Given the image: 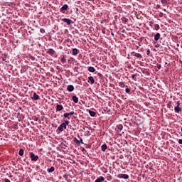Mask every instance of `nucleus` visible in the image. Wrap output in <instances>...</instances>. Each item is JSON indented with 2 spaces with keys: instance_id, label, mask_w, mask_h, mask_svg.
<instances>
[{
  "instance_id": "47",
  "label": "nucleus",
  "mask_w": 182,
  "mask_h": 182,
  "mask_svg": "<svg viewBox=\"0 0 182 182\" xmlns=\"http://www.w3.org/2000/svg\"><path fill=\"white\" fill-rule=\"evenodd\" d=\"M98 76H102V74L101 73H98Z\"/></svg>"
},
{
  "instance_id": "5",
  "label": "nucleus",
  "mask_w": 182,
  "mask_h": 182,
  "mask_svg": "<svg viewBox=\"0 0 182 182\" xmlns=\"http://www.w3.org/2000/svg\"><path fill=\"white\" fill-rule=\"evenodd\" d=\"M67 127L65 125V124L62 123L58 127V129L60 132H63V130H66Z\"/></svg>"
},
{
  "instance_id": "32",
  "label": "nucleus",
  "mask_w": 182,
  "mask_h": 182,
  "mask_svg": "<svg viewBox=\"0 0 182 182\" xmlns=\"http://www.w3.org/2000/svg\"><path fill=\"white\" fill-rule=\"evenodd\" d=\"M161 4H164V5H167V0H161Z\"/></svg>"
},
{
  "instance_id": "52",
  "label": "nucleus",
  "mask_w": 182,
  "mask_h": 182,
  "mask_svg": "<svg viewBox=\"0 0 182 182\" xmlns=\"http://www.w3.org/2000/svg\"><path fill=\"white\" fill-rule=\"evenodd\" d=\"M19 109H22V107H19Z\"/></svg>"
},
{
  "instance_id": "46",
  "label": "nucleus",
  "mask_w": 182,
  "mask_h": 182,
  "mask_svg": "<svg viewBox=\"0 0 182 182\" xmlns=\"http://www.w3.org/2000/svg\"><path fill=\"white\" fill-rule=\"evenodd\" d=\"M68 63H70V64L72 63V60H68Z\"/></svg>"
},
{
  "instance_id": "45",
  "label": "nucleus",
  "mask_w": 182,
  "mask_h": 182,
  "mask_svg": "<svg viewBox=\"0 0 182 182\" xmlns=\"http://www.w3.org/2000/svg\"><path fill=\"white\" fill-rule=\"evenodd\" d=\"M108 180H109V181L112 180V176H109Z\"/></svg>"
},
{
  "instance_id": "33",
  "label": "nucleus",
  "mask_w": 182,
  "mask_h": 182,
  "mask_svg": "<svg viewBox=\"0 0 182 182\" xmlns=\"http://www.w3.org/2000/svg\"><path fill=\"white\" fill-rule=\"evenodd\" d=\"M74 114H75V112H73V111L68 112L69 116H73Z\"/></svg>"
},
{
  "instance_id": "2",
  "label": "nucleus",
  "mask_w": 182,
  "mask_h": 182,
  "mask_svg": "<svg viewBox=\"0 0 182 182\" xmlns=\"http://www.w3.org/2000/svg\"><path fill=\"white\" fill-rule=\"evenodd\" d=\"M177 106L174 107L175 113H179L182 112V108L180 107V101L176 102Z\"/></svg>"
},
{
  "instance_id": "16",
  "label": "nucleus",
  "mask_w": 182,
  "mask_h": 182,
  "mask_svg": "<svg viewBox=\"0 0 182 182\" xmlns=\"http://www.w3.org/2000/svg\"><path fill=\"white\" fill-rule=\"evenodd\" d=\"M48 173H53V171H55V167L54 166H51L50 168H48L47 169Z\"/></svg>"
},
{
  "instance_id": "20",
  "label": "nucleus",
  "mask_w": 182,
  "mask_h": 182,
  "mask_svg": "<svg viewBox=\"0 0 182 182\" xmlns=\"http://www.w3.org/2000/svg\"><path fill=\"white\" fill-rule=\"evenodd\" d=\"M132 53H134V56H135L136 58H143V56H141V54H140V53H134V52Z\"/></svg>"
},
{
  "instance_id": "27",
  "label": "nucleus",
  "mask_w": 182,
  "mask_h": 182,
  "mask_svg": "<svg viewBox=\"0 0 182 182\" xmlns=\"http://www.w3.org/2000/svg\"><path fill=\"white\" fill-rule=\"evenodd\" d=\"M129 19L126 18V17L123 18L122 19V22L123 23H126L127 22H128Z\"/></svg>"
},
{
  "instance_id": "13",
  "label": "nucleus",
  "mask_w": 182,
  "mask_h": 182,
  "mask_svg": "<svg viewBox=\"0 0 182 182\" xmlns=\"http://www.w3.org/2000/svg\"><path fill=\"white\" fill-rule=\"evenodd\" d=\"M160 33H157L156 35H154V41H156V42H157V41H159V39H160Z\"/></svg>"
},
{
  "instance_id": "18",
  "label": "nucleus",
  "mask_w": 182,
  "mask_h": 182,
  "mask_svg": "<svg viewBox=\"0 0 182 182\" xmlns=\"http://www.w3.org/2000/svg\"><path fill=\"white\" fill-rule=\"evenodd\" d=\"M101 149L102 151H106V150L107 149V145L106 144L102 145Z\"/></svg>"
},
{
  "instance_id": "12",
  "label": "nucleus",
  "mask_w": 182,
  "mask_h": 182,
  "mask_svg": "<svg viewBox=\"0 0 182 182\" xmlns=\"http://www.w3.org/2000/svg\"><path fill=\"white\" fill-rule=\"evenodd\" d=\"M105 181V177L103 176H100L98 177L95 181V182H103Z\"/></svg>"
},
{
  "instance_id": "11",
  "label": "nucleus",
  "mask_w": 182,
  "mask_h": 182,
  "mask_svg": "<svg viewBox=\"0 0 182 182\" xmlns=\"http://www.w3.org/2000/svg\"><path fill=\"white\" fill-rule=\"evenodd\" d=\"M63 109V106L60 105L59 104H57L56 105V111L57 112H61V110Z\"/></svg>"
},
{
  "instance_id": "1",
  "label": "nucleus",
  "mask_w": 182,
  "mask_h": 182,
  "mask_svg": "<svg viewBox=\"0 0 182 182\" xmlns=\"http://www.w3.org/2000/svg\"><path fill=\"white\" fill-rule=\"evenodd\" d=\"M30 159L32 161H38V159H39V156L38 155H35L33 152L30 153Z\"/></svg>"
},
{
  "instance_id": "25",
  "label": "nucleus",
  "mask_w": 182,
  "mask_h": 182,
  "mask_svg": "<svg viewBox=\"0 0 182 182\" xmlns=\"http://www.w3.org/2000/svg\"><path fill=\"white\" fill-rule=\"evenodd\" d=\"M60 62H62L63 63H66V58H65V56H63V57L60 59Z\"/></svg>"
},
{
  "instance_id": "7",
  "label": "nucleus",
  "mask_w": 182,
  "mask_h": 182,
  "mask_svg": "<svg viewBox=\"0 0 182 182\" xmlns=\"http://www.w3.org/2000/svg\"><path fill=\"white\" fill-rule=\"evenodd\" d=\"M115 130H116V132L119 133V132H122V130H123V125L122 124L117 125L116 128H115Z\"/></svg>"
},
{
  "instance_id": "40",
  "label": "nucleus",
  "mask_w": 182,
  "mask_h": 182,
  "mask_svg": "<svg viewBox=\"0 0 182 182\" xmlns=\"http://www.w3.org/2000/svg\"><path fill=\"white\" fill-rule=\"evenodd\" d=\"M81 151H82V152H84V151L87 152V151H86V149H85V148H82V149H81Z\"/></svg>"
},
{
  "instance_id": "6",
  "label": "nucleus",
  "mask_w": 182,
  "mask_h": 182,
  "mask_svg": "<svg viewBox=\"0 0 182 182\" xmlns=\"http://www.w3.org/2000/svg\"><path fill=\"white\" fill-rule=\"evenodd\" d=\"M61 21L67 23V25H70L71 23H73V22H72V20L67 18H63Z\"/></svg>"
},
{
  "instance_id": "22",
  "label": "nucleus",
  "mask_w": 182,
  "mask_h": 182,
  "mask_svg": "<svg viewBox=\"0 0 182 182\" xmlns=\"http://www.w3.org/2000/svg\"><path fill=\"white\" fill-rule=\"evenodd\" d=\"M63 117H64L65 119H68V120H70V117H69V112L65 113V114H63Z\"/></svg>"
},
{
  "instance_id": "37",
  "label": "nucleus",
  "mask_w": 182,
  "mask_h": 182,
  "mask_svg": "<svg viewBox=\"0 0 182 182\" xmlns=\"http://www.w3.org/2000/svg\"><path fill=\"white\" fill-rule=\"evenodd\" d=\"M40 32H41V33H45V29L41 28V29H40Z\"/></svg>"
},
{
  "instance_id": "39",
  "label": "nucleus",
  "mask_w": 182,
  "mask_h": 182,
  "mask_svg": "<svg viewBox=\"0 0 182 182\" xmlns=\"http://www.w3.org/2000/svg\"><path fill=\"white\" fill-rule=\"evenodd\" d=\"M167 106H168V107L170 108V107L171 106V102H169L168 103Z\"/></svg>"
},
{
  "instance_id": "38",
  "label": "nucleus",
  "mask_w": 182,
  "mask_h": 182,
  "mask_svg": "<svg viewBox=\"0 0 182 182\" xmlns=\"http://www.w3.org/2000/svg\"><path fill=\"white\" fill-rule=\"evenodd\" d=\"M125 92L126 93H130V89L129 88L125 89Z\"/></svg>"
},
{
  "instance_id": "34",
  "label": "nucleus",
  "mask_w": 182,
  "mask_h": 182,
  "mask_svg": "<svg viewBox=\"0 0 182 182\" xmlns=\"http://www.w3.org/2000/svg\"><path fill=\"white\" fill-rule=\"evenodd\" d=\"M2 61L4 62V63H6V56L4 55L3 58H2Z\"/></svg>"
},
{
  "instance_id": "15",
  "label": "nucleus",
  "mask_w": 182,
  "mask_h": 182,
  "mask_svg": "<svg viewBox=\"0 0 182 182\" xmlns=\"http://www.w3.org/2000/svg\"><path fill=\"white\" fill-rule=\"evenodd\" d=\"M77 53H79V50H77V48H73V55L74 56H76V55H77Z\"/></svg>"
},
{
  "instance_id": "29",
  "label": "nucleus",
  "mask_w": 182,
  "mask_h": 182,
  "mask_svg": "<svg viewBox=\"0 0 182 182\" xmlns=\"http://www.w3.org/2000/svg\"><path fill=\"white\" fill-rule=\"evenodd\" d=\"M63 124H65V126H66V127L69 126V121L65 120Z\"/></svg>"
},
{
  "instance_id": "36",
  "label": "nucleus",
  "mask_w": 182,
  "mask_h": 182,
  "mask_svg": "<svg viewBox=\"0 0 182 182\" xmlns=\"http://www.w3.org/2000/svg\"><path fill=\"white\" fill-rule=\"evenodd\" d=\"M146 55H147L148 56H150V49H148V50H146Z\"/></svg>"
},
{
  "instance_id": "35",
  "label": "nucleus",
  "mask_w": 182,
  "mask_h": 182,
  "mask_svg": "<svg viewBox=\"0 0 182 182\" xmlns=\"http://www.w3.org/2000/svg\"><path fill=\"white\" fill-rule=\"evenodd\" d=\"M156 68L160 70L161 69V64H157Z\"/></svg>"
},
{
  "instance_id": "41",
  "label": "nucleus",
  "mask_w": 182,
  "mask_h": 182,
  "mask_svg": "<svg viewBox=\"0 0 182 182\" xmlns=\"http://www.w3.org/2000/svg\"><path fill=\"white\" fill-rule=\"evenodd\" d=\"M4 182H11V181L9 179H8V178H5L4 179Z\"/></svg>"
},
{
  "instance_id": "42",
  "label": "nucleus",
  "mask_w": 182,
  "mask_h": 182,
  "mask_svg": "<svg viewBox=\"0 0 182 182\" xmlns=\"http://www.w3.org/2000/svg\"><path fill=\"white\" fill-rule=\"evenodd\" d=\"M102 33H104V34H105V33H106V30L102 29Z\"/></svg>"
},
{
  "instance_id": "53",
  "label": "nucleus",
  "mask_w": 182,
  "mask_h": 182,
  "mask_svg": "<svg viewBox=\"0 0 182 182\" xmlns=\"http://www.w3.org/2000/svg\"><path fill=\"white\" fill-rule=\"evenodd\" d=\"M164 11H166V9H164Z\"/></svg>"
},
{
  "instance_id": "54",
  "label": "nucleus",
  "mask_w": 182,
  "mask_h": 182,
  "mask_svg": "<svg viewBox=\"0 0 182 182\" xmlns=\"http://www.w3.org/2000/svg\"><path fill=\"white\" fill-rule=\"evenodd\" d=\"M181 132H182V128H181Z\"/></svg>"
},
{
  "instance_id": "19",
  "label": "nucleus",
  "mask_w": 182,
  "mask_h": 182,
  "mask_svg": "<svg viewBox=\"0 0 182 182\" xmlns=\"http://www.w3.org/2000/svg\"><path fill=\"white\" fill-rule=\"evenodd\" d=\"M88 72H91V73H94V72H96V69H95L93 67H89Z\"/></svg>"
},
{
  "instance_id": "50",
  "label": "nucleus",
  "mask_w": 182,
  "mask_h": 182,
  "mask_svg": "<svg viewBox=\"0 0 182 182\" xmlns=\"http://www.w3.org/2000/svg\"><path fill=\"white\" fill-rule=\"evenodd\" d=\"M70 59H71L72 60H73V58H70Z\"/></svg>"
},
{
  "instance_id": "49",
  "label": "nucleus",
  "mask_w": 182,
  "mask_h": 182,
  "mask_svg": "<svg viewBox=\"0 0 182 182\" xmlns=\"http://www.w3.org/2000/svg\"><path fill=\"white\" fill-rule=\"evenodd\" d=\"M160 16H163V13H161V15H160Z\"/></svg>"
},
{
  "instance_id": "43",
  "label": "nucleus",
  "mask_w": 182,
  "mask_h": 182,
  "mask_svg": "<svg viewBox=\"0 0 182 182\" xmlns=\"http://www.w3.org/2000/svg\"><path fill=\"white\" fill-rule=\"evenodd\" d=\"M178 143H179V144H182V139H179Z\"/></svg>"
},
{
  "instance_id": "21",
  "label": "nucleus",
  "mask_w": 182,
  "mask_h": 182,
  "mask_svg": "<svg viewBox=\"0 0 182 182\" xmlns=\"http://www.w3.org/2000/svg\"><path fill=\"white\" fill-rule=\"evenodd\" d=\"M89 114L92 117H95V116H96V112L92 111V110H89Z\"/></svg>"
},
{
  "instance_id": "4",
  "label": "nucleus",
  "mask_w": 182,
  "mask_h": 182,
  "mask_svg": "<svg viewBox=\"0 0 182 182\" xmlns=\"http://www.w3.org/2000/svg\"><path fill=\"white\" fill-rule=\"evenodd\" d=\"M118 178H124V180H127L129 178V176L124 173H119L117 175Z\"/></svg>"
},
{
  "instance_id": "10",
  "label": "nucleus",
  "mask_w": 182,
  "mask_h": 182,
  "mask_svg": "<svg viewBox=\"0 0 182 182\" xmlns=\"http://www.w3.org/2000/svg\"><path fill=\"white\" fill-rule=\"evenodd\" d=\"M55 50L50 48L48 51L47 53H48V55H50L51 56H53L55 55Z\"/></svg>"
},
{
  "instance_id": "51",
  "label": "nucleus",
  "mask_w": 182,
  "mask_h": 182,
  "mask_svg": "<svg viewBox=\"0 0 182 182\" xmlns=\"http://www.w3.org/2000/svg\"><path fill=\"white\" fill-rule=\"evenodd\" d=\"M177 46H180V45H179V44H177Z\"/></svg>"
},
{
  "instance_id": "30",
  "label": "nucleus",
  "mask_w": 182,
  "mask_h": 182,
  "mask_svg": "<svg viewBox=\"0 0 182 182\" xmlns=\"http://www.w3.org/2000/svg\"><path fill=\"white\" fill-rule=\"evenodd\" d=\"M155 29H156V31H159V29H160V26L159 24H156Z\"/></svg>"
},
{
  "instance_id": "23",
  "label": "nucleus",
  "mask_w": 182,
  "mask_h": 182,
  "mask_svg": "<svg viewBox=\"0 0 182 182\" xmlns=\"http://www.w3.org/2000/svg\"><path fill=\"white\" fill-rule=\"evenodd\" d=\"M119 86H120V87H124L126 85L124 84V82H119Z\"/></svg>"
},
{
  "instance_id": "24",
  "label": "nucleus",
  "mask_w": 182,
  "mask_h": 182,
  "mask_svg": "<svg viewBox=\"0 0 182 182\" xmlns=\"http://www.w3.org/2000/svg\"><path fill=\"white\" fill-rule=\"evenodd\" d=\"M74 143H76L77 144H80V141L77 138H74Z\"/></svg>"
},
{
  "instance_id": "44",
  "label": "nucleus",
  "mask_w": 182,
  "mask_h": 182,
  "mask_svg": "<svg viewBox=\"0 0 182 182\" xmlns=\"http://www.w3.org/2000/svg\"><path fill=\"white\" fill-rule=\"evenodd\" d=\"M64 178H68V176L67 175H63Z\"/></svg>"
},
{
  "instance_id": "48",
  "label": "nucleus",
  "mask_w": 182,
  "mask_h": 182,
  "mask_svg": "<svg viewBox=\"0 0 182 182\" xmlns=\"http://www.w3.org/2000/svg\"><path fill=\"white\" fill-rule=\"evenodd\" d=\"M80 64L79 63H77V66H79Z\"/></svg>"
},
{
  "instance_id": "3",
  "label": "nucleus",
  "mask_w": 182,
  "mask_h": 182,
  "mask_svg": "<svg viewBox=\"0 0 182 182\" xmlns=\"http://www.w3.org/2000/svg\"><path fill=\"white\" fill-rule=\"evenodd\" d=\"M69 9V6L68 4H64L60 9V11H61L63 14H65V11H68Z\"/></svg>"
},
{
  "instance_id": "31",
  "label": "nucleus",
  "mask_w": 182,
  "mask_h": 182,
  "mask_svg": "<svg viewBox=\"0 0 182 182\" xmlns=\"http://www.w3.org/2000/svg\"><path fill=\"white\" fill-rule=\"evenodd\" d=\"M136 76H137V74H132V78L134 80H136Z\"/></svg>"
},
{
  "instance_id": "17",
  "label": "nucleus",
  "mask_w": 182,
  "mask_h": 182,
  "mask_svg": "<svg viewBox=\"0 0 182 182\" xmlns=\"http://www.w3.org/2000/svg\"><path fill=\"white\" fill-rule=\"evenodd\" d=\"M72 99H73V102H74V103H77V102H79V98H77V97H76L75 95L73 96Z\"/></svg>"
},
{
  "instance_id": "28",
  "label": "nucleus",
  "mask_w": 182,
  "mask_h": 182,
  "mask_svg": "<svg viewBox=\"0 0 182 182\" xmlns=\"http://www.w3.org/2000/svg\"><path fill=\"white\" fill-rule=\"evenodd\" d=\"M78 138L80 139V140H79L80 144H83V139H82V137H80V136L78 135Z\"/></svg>"
},
{
  "instance_id": "14",
  "label": "nucleus",
  "mask_w": 182,
  "mask_h": 182,
  "mask_svg": "<svg viewBox=\"0 0 182 182\" xmlns=\"http://www.w3.org/2000/svg\"><path fill=\"white\" fill-rule=\"evenodd\" d=\"M88 82H90L91 85H93L95 83V78L92 76L88 77Z\"/></svg>"
},
{
  "instance_id": "26",
  "label": "nucleus",
  "mask_w": 182,
  "mask_h": 182,
  "mask_svg": "<svg viewBox=\"0 0 182 182\" xmlns=\"http://www.w3.org/2000/svg\"><path fill=\"white\" fill-rule=\"evenodd\" d=\"M18 154H19V156H23V150L22 149H21L19 150Z\"/></svg>"
},
{
  "instance_id": "8",
  "label": "nucleus",
  "mask_w": 182,
  "mask_h": 182,
  "mask_svg": "<svg viewBox=\"0 0 182 182\" xmlns=\"http://www.w3.org/2000/svg\"><path fill=\"white\" fill-rule=\"evenodd\" d=\"M32 100H39L41 99V97L36 94V92H34L33 96L31 97Z\"/></svg>"
},
{
  "instance_id": "9",
  "label": "nucleus",
  "mask_w": 182,
  "mask_h": 182,
  "mask_svg": "<svg viewBox=\"0 0 182 182\" xmlns=\"http://www.w3.org/2000/svg\"><path fill=\"white\" fill-rule=\"evenodd\" d=\"M67 90L68 92H73L75 90V87H73L72 85H69L67 87Z\"/></svg>"
}]
</instances>
